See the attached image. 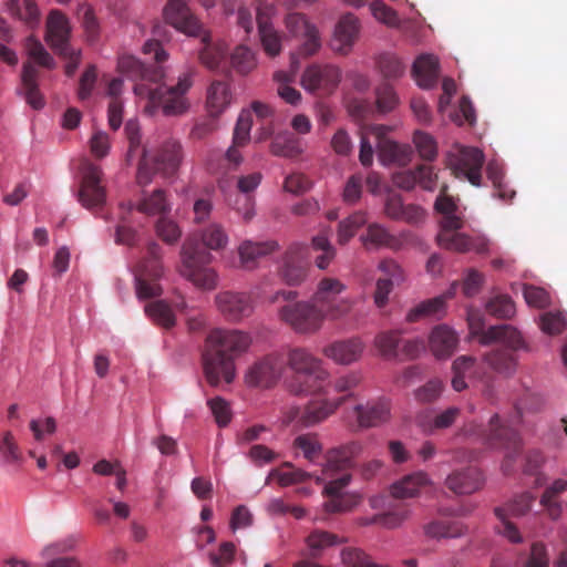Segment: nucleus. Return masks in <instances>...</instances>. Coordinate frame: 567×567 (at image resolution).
Returning a JSON list of instances; mask_svg holds the SVG:
<instances>
[{
  "label": "nucleus",
  "instance_id": "nucleus-18",
  "mask_svg": "<svg viewBox=\"0 0 567 567\" xmlns=\"http://www.w3.org/2000/svg\"><path fill=\"white\" fill-rule=\"evenodd\" d=\"M284 360L280 354L271 353L257 359L248 367L245 373V382L249 386L269 389L281 378Z\"/></svg>",
  "mask_w": 567,
  "mask_h": 567
},
{
  "label": "nucleus",
  "instance_id": "nucleus-5",
  "mask_svg": "<svg viewBox=\"0 0 567 567\" xmlns=\"http://www.w3.org/2000/svg\"><path fill=\"white\" fill-rule=\"evenodd\" d=\"M147 85L137 83L134 85V93L141 99H146L145 112L153 115L158 109L166 116H177L184 114L189 103L186 93L192 86V80L188 74H184L178 79L176 85L167 86L165 84Z\"/></svg>",
  "mask_w": 567,
  "mask_h": 567
},
{
  "label": "nucleus",
  "instance_id": "nucleus-20",
  "mask_svg": "<svg viewBox=\"0 0 567 567\" xmlns=\"http://www.w3.org/2000/svg\"><path fill=\"white\" fill-rule=\"evenodd\" d=\"M323 395L324 398L311 400L303 408L297 410L295 416L297 424L303 427L315 426L333 415L352 396V394H348L328 399L327 394Z\"/></svg>",
  "mask_w": 567,
  "mask_h": 567
},
{
  "label": "nucleus",
  "instance_id": "nucleus-25",
  "mask_svg": "<svg viewBox=\"0 0 567 567\" xmlns=\"http://www.w3.org/2000/svg\"><path fill=\"white\" fill-rule=\"evenodd\" d=\"M470 432L478 435L482 442L489 446H513L515 451L519 447V439L516 430L501 424L497 414L491 417L488 430L477 426V430L471 429Z\"/></svg>",
  "mask_w": 567,
  "mask_h": 567
},
{
  "label": "nucleus",
  "instance_id": "nucleus-32",
  "mask_svg": "<svg viewBox=\"0 0 567 567\" xmlns=\"http://www.w3.org/2000/svg\"><path fill=\"white\" fill-rule=\"evenodd\" d=\"M279 248L276 240L251 241L245 240L238 247L241 267L254 269L259 258L270 255Z\"/></svg>",
  "mask_w": 567,
  "mask_h": 567
},
{
  "label": "nucleus",
  "instance_id": "nucleus-58",
  "mask_svg": "<svg viewBox=\"0 0 567 567\" xmlns=\"http://www.w3.org/2000/svg\"><path fill=\"white\" fill-rule=\"evenodd\" d=\"M82 25L90 43H95L100 37V24L91 6L82 4L78 11Z\"/></svg>",
  "mask_w": 567,
  "mask_h": 567
},
{
  "label": "nucleus",
  "instance_id": "nucleus-8",
  "mask_svg": "<svg viewBox=\"0 0 567 567\" xmlns=\"http://www.w3.org/2000/svg\"><path fill=\"white\" fill-rule=\"evenodd\" d=\"M287 364L296 374L307 378L305 384L296 390L297 393L328 394L324 383L330 373L321 359L305 348H292L288 352Z\"/></svg>",
  "mask_w": 567,
  "mask_h": 567
},
{
  "label": "nucleus",
  "instance_id": "nucleus-37",
  "mask_svg": "<svg viewBox=\"0 0 567 567\" xmlns=\"http://www.w3.org/2000/svg\"><path fill=\"white\" fill-rule=\"evenodd\" d=\"M231 102V93L226 82L214 81L207 90V111L212 116H219Z\"/></svg>",
  "mask_w": 567,
  "mask_h": 567
},
{
  "label": "nucleus",
  "instance_id": "nucleus-41",
  "mask_svg": "<svg viewBox=\"0 0 567 567\" xmlns=\"http://www.w3.org/2000/svg\"><path fill=\"white\" fill-rule=\"evenodd\" d=\"M361 239L367 249L379 247L396 248L399 244L398 239L379 224L369 225L367 235L362 236Z\"/></svg>",
  "mask_w": 567,
  "mask_h": 567
},
{
  "label": "nucleus",
  "instance_id": "nucleus-34",
  "mask_svg": "<svg viewBox=\"0 0 567 567\" xmlns=\"http://www.w3.org/2000/svg\"><path fill=\"white\" fill-rule=\"evenodd\" d=\"M299 64L291 56L290 71H277L274 74V80L277 83V93L286 102L291 105H297L301 101V93L291 86L295 82Z\"/></svg>",
  "mask_w": 567,
  "mask_h": 567
},
{
  "label": "nucleus",
  "instance_id": "nucleus-42",
  "mask_svg": "<svg viewBox=\"0 0 567 567\" xmlns=\"http://www.w3.org/2000/svg\"><path fill=\"white\" fill-rule=\"evenodd\" d=\"M7 9L10 14L24 21L28 25L34 27L39 23L40 11L33 0H9Z\"/></svg>",
  "mask_w": 567,
  "mask_h": 567
},
{
  "label": "nucleus",
  "instance_id": "nucleus-19",
  "mask_svg": "<svg viewBox=\"0 0 567 567\" xmlns=\"http://www.w3.org/2000/svg\"><path fill=\"white\" fill-rule=\"evenodd\" d=\"M71 25L65 14L59 10H52L47 19L45 41L59 55L71 61H78V53L70 48Z\"/></svg>",
  "mask_w": 567,
  "mask_h": 567
},
{
  "label": "nucleus",
  "instance_id": "nucleus-36",
  "mask_svg": "<svg viewBox=\"0 0 567 567\" xmlns=\"http://www.w3.org/2000/svg\"><path fill=\"white\" fill-rule=\"evenodd\" d=\"M306 553L309 558H320L324 550L341 543V539L333 533L315 529L305 539Z\"/></svg>",
  "mask_w": 567,
  "mask_h": 567
},
{
  "label": "nucleus",
  "instance_id": "nucleus-13",
  "mask_svg": "<svg viewBox=\"0 0 567 567\" xmlns=\"http://www.w3.org/2000/svg\"><path fill=\"white\" fill-rule=\"evenodd\" d=\"M344 290L346 285L339 279L326 277L319 281L312 300L319 309H322L324 316L336 319L348 313L352 307L351 300L338 299Z\"/></svg>",
  "mask_w": 567,
  "mask_h": 567
},
{
  "label": "nucleus",
  "instance_id": "nucleus-35",
  "mask_svg": "<svg viewBox=\"0 0 567 567\" xmlns=\"http://www.w3.org/2000/svg\"><path fill=\"white\" fill-rule=\"evenodd\" d=\"M257 24L265 52L269 56L278 55L281 52V35L269 22V17L260 10L257 12Z\"/></svg>",
  "mask_w": 567,
  "mask_h": 567
},
{
  "label": "nucleus",
  "instance_id": "nucleus-44",
  "mask_svg": "<svg viewBox=\"0 0 567 567\" xmlns=\"http://www.w3.org/2000/svg\"><path fill=\"white\" fill-rule=\"evenodd\" d=\"M505 346L508 349H496L491 353H487L485 355V361L495 371L509 375L515 369V359L511 351L513 349L507 344Z\"/></svg>",
  "mask_w": 567,
  "mask_h": 567
},
{
  "label": "nucleus",
  "instance_id": "nucleus-64",
  "mask_svg": "<svg viewBox=\"0 0 567 567\" xmlns=\"http://www.w3.org/2000/svg\"><path fill=\"white\" fill-rule=\"evenodd\" d=\"M286 27L289 32L297 38L309 34V32L316 29V27L312 25L302 13L288 14L286 18Z\"/></svg>",
  "mask_w": 567,
  "mask_h": 567
},
{
  "label": "nucleus",
  "instance_id": "nucleus-48",
  "mask_svg": "<svg viewBox=\"0 0 567 567\" xmlns=\"http://www.w3.org/2000/svg\"><path fill=\"white\" fill-rule=\"evenodd\" d=\"M145 312L154 320V322L166 329L175 326V316L171 307L164 300L150 302L145 306Z\"/></svg>",
  "mask_w": 567,
  "mask_h": 567
},
{
  "label": "nucleus",
  "instance_id": "nucleus-61",
  "mask_svg": "<svg viewBox=\"0 0 567 567\" xmlns=\"http://www.w3.org/2000/svg\"><path fill=\"white\" fill-rule=\"evenodd\" d=\"M312 247L315 250L321 251V255L316 257V265L319 269H327L332 259L334 258L336 250L324 236H316L312 238Z\"/></svg>",
  "mask_w": 567,
  "mask_h": 567
},
{
  "label": "nucleus",
  "instance_id": "nucleus-33",
  "mask_svg": "<svg viewBox=\"0 0 567 567\" xmlns=\"http://www.w3.org/2000/svg\"><path fill=\"white\" fill-rule=\"evenodd\" d=\"M39 71L31 62H24L22 65L21 84L22 94L27 103L34 110H41L44 106V99L38 86Z\"/></svg>",
  "mask_w": 567,
  "mask_h": 567
},
{
  "label": "nucleus",
  "instance_id": "nucleus-3",
  "mask_svg": "<svg viewBox=\"0 0 567 567\" xmlns=\"http://www.w3.org/2000/svg\"><path fill=\"white\" fill-rule=\"evenodd\" d=\"M449 187L443 184L434 202V213L439 216L440 231L436 235V243L441 248L455 251L485 254L488 251L489 241L484 236H467L457 233L463 227V218L456 199L449 193Z\"/></svg>",
  "mask_w": 567,
  "mask_h": 567
},
{
  "label": "nucleus",
  "instance_id": "nucleus-7",
  "mask_svg": "<svg viewBox=\"0 0 567 567\" xmlns=\"http://www.w3.org/2000/svg\"><path fill=\"white\" fill-rule=\"evenodd\" d=\"M297 292L292 290H282L276 293L272 302L278 301L279 298L288 301L287 305L279 309V317L282 321L289 324L296 332L312 333L317 331L323 321L324 313L319 309L316 303L308 301H293Z\"/></svg>",
  "mask_w": 567,
  "mask_h": 567
},
{
  "label": "nucleus",
  "instance_id": "nucleus-10",
  "mask_svg": "<svg viewBox=\"0 0 567 567\" xmlns=\"http://www.w3.org/2000/svg\"><path fill=\"white\" fill-rule=\"evenodd\" d=\"M343 419L348 429L353 433L379 427L391 419L390 401L385 398H378L365 403H357Z\"/></svg>",
  "mask_w": 567,
  "mask_h": 567
},
{
  "label": "nucleus",
  "instance_id": "nucleus-62",
  "mask_svg": "<svg viewBox=\"0 0 567 567\" xmlns=\"http://www.w3.org/2000/svg\"><path fill=\"white\" fill-rule=\"evenodd\" d=\"M0 454L3 456L4 462L10 464H18L22 461L21 450L10 431L4 432L2 435Z\"/></svg>",
  "mask_w": 567,
  "mask_h": 567
},
{
  "label": "nucleus",
  "instance_id": "nucleus-63",
  "mask_svg": "<svg viewBox=\"0 0 567 567\" xmlns=\"http://www.w3.org/2000/svg\"><path fill=\"white\" fill-rule=\"evenodd\" d=\"M566 326V318L561 311H548L540 316V329L548 334L560 333Z\"/></svg>",
  "mask_w": 567,
  "mask_h": 567
},
{
  "label": "nucleus",
  "instance_id": "nucleus-22",
  "mask_svg": "<svg viewBox=\"0 0 567 567\" xmlns=\"http://www.w3.org/2000/svg\"><path fill=\"white\" fill-rule=\"evenodd\" d=\"M308 252V246L300 243H293L287 248L279 270L285 282L288 285H298L306 278Z\"/></svg>",
  "mask_w": 567,
  "mask_h": 567
},
{
  "label": "nucleus",
  "instance_id": "nucleus-59",
  "mask_svg": "<svg viewBox=\"0 0 567 567\" xmlns=\"http://www.w3.org/2000/svg\"><path fill=\"white\" fill-rule=\"evenodd\" d=\"M361 382L362 374L358 371H350L346 374L339 375L330 384L337 393H342V395L352 394V396L348 399L349 401L355 396L353 390L358 388Z\"/></svg>",
  "mask_w": 567,
  "mask_h": 567
},
{
  "label": "nucleus",
  "instance_id": "nucleus-16",
  "mask_svg": "<svg viewBox=\"0 0 567 567\" xmlns=\"http://www.w3.org/2000/svg\"><path fill=\"white\" fill-rule=\"evenodd\" d=\"M363 443L358 440H351L339 446L329 449L324 454V463L322 465V477L317 481L334 480L337 473H348L353 467L355 458L363 452Z\"/></svg>",
  "mask_w": 567,
  "mask_h": 567
},
{
  "label": "nucleus",
  "instance_id": "nucleus-11",
  "mask_svg": "<svg viewBox=\"0 0 567 567\" xmlns=\"http://www.w3.org/2000/svg\"><path fill=\"white\" fill-rule=\"evenodd\" d=\"M159 257V245L152 243L147 247V255L137 264L135 281L138 298L147 299L162 293V288L157 282L163 275Z\"/></svg>",
  "mask_w": 567,
  "mask_h": 567
},
{
  "label": "nucleus",
  "instance_id": "nucleus-56",
  "mask_svg": "<svg viewBox=\"0 0 567 567\" xmlns=\"http://www.w3.org/2000/svg\"><path fill=\"white\" fill-rule=\"evenodd\" d=\"M486 310L489 315L499 319H509L515 315V303L506 295H497L486 303Z\"/></svg>",
  "mask_w": 567,
  "mask_h": 567
},
{
  "label": "nucleus",
  "instance_id": "nucleus-21",
  "mask_svg": "<svg viewBox=\"0 0 567 567\" xmlns=\"http://www.w3.org/2000/svg\"><path fill=\"white\" fill-rule=\"evenodd\" d=\"M215 305L220 315L229 322H239L254 312L250 293L225 290L215 296Z\"/></svg>",
  "mask_w": 567,
  "mask_h": 567
},
{
  "label": "nucleus",
  "instance_id": "nucleus-47",
  "mask_svg": "<svg viewBox=\"0 0 567 567\" xmlns=\"http://www.w3.org/2000/svg\"><path fill=\"white\" fill-rule=\"evenodd\" d=\"M293 447L300 451L310 462L318 460L322 453V444L315 433L300 434L293 440Z\"/></svg>",
  "mask_w": 567,
  "mask_h": 567
},
{
  "label": "nucleus",
  "instance_id": "nucleus-17",
  "mask_svg": "<svg viewBox=\"0 0 567 567\" xmlns=\"http://www.w3.org/2000/svg\"><path fill=\"white\" fill-rule=\"evenodd\" d=\"M341 70L333 64L312 63L301 75V86L318 95L331 94L341 81Z\"/></svg>",
  "mask_w": 567,
  "mask_h": 567
},
{
  "label": "nucleus",
  "instance_id": "nucleus-53",
  "mask_svg": "<svg viewBox=\"0 0 567 567\" xmlns=\"http://www.w3.org/2000/svg\"><path fill=\"white\" fill-rule=\"evenodd\" d=\"M137 210L146 215H156L169 210V205L163 189H155L137 205Z\"/></svg>",
  "mask_w": 567,
  "mask_h": 567
},
{
  "label": "nucleus",
  "instance_id": "nucleus-39",
  "mask_svg": "<svg viewBox=\"0 0 567 567\" xmlns=\"http://www.w3.org/2000/svg\"><path fill=\"white\" fill-rule=\"evenodd\" d=\"M375 66L379 73L388 81L398 80L405 73V65L392 52H382L375 56Z\"/></svg>",
  "mask_w": 567,
  "mask_h": 567
},
{
  "label": "nucleus",
  "instance_id": "nucleus-52",
  "mask_svg": "<svg viewBox=\"0 0 567 567\" xmlns=\"http://www.w3.org/2000/svg\"><path fill=\"white\" fill-rule=\"evenodd\" d=\"M400 331H384L377 334L374 344L381 355L386 359H395L399 357Z\"/></svg>",
  "mask_w": 567,
  "mask_h": 567
},
{
  "label": "nucleus",
  "instance_id": "nucleus-9",
  "mask_svg": "<svg viewBox=\"0 0 567 567\" xmlns=\"http://www.w3.org/2000/svg\"><path fill=\"white\" fill-rule=\"evenodd\" d=\"M444 162L453 176L468 181L473 186H481L482 168L485 163L482 150L454 143L446 152Z\"/></svg>",
  "mask_w": 567,
  "mask_h": 567
},
{
  "label": "nucleus",
  "instance_id": "nucleus-38",
  "mask_svg": "<svg viewBox=\"0 0 567 567\" xmlns=\"http://www.w3.org/2000/svg\"><path fill=\"white\" fill-rule=\"evenodd\" d=\"M425 486V475L416 472L404 476L391 486V494L395 498H409L419 495Z\"/></svg>",
  "mask_w": 567,
  "mask_h": 567
},
{
  "label": "nucleus",
  "instance_id": "nucleus-2",
  "mask_svg": "<svg viewBox=\"0 0 567 567\" xmlns=\"http://www.w3.org/2000/svg\"><path fill=\"white\" fill-rule=\"evenodd\" d=\"M227 243L228 236L223 226L215 223L203 230L200 240L195 236L187 238L181 250V275L200 289H215L217 275L208 267L212 255L207 249L219 250L225 248Z\"/></svg>",
  "mask_w": 567,
  "mask_h": 567
},
{
  "label": "nucleus",
  "instance_id": "nucleus-29",
  "mask_svg": "<svg viewBox=\"0 0 567 567\" xmlns=\"http://www.w3.org/2000/svg\"><path fill=\"white\" fill-rule=\"evenodd\" d=\"M458 338L455 331L447 324H437L427 337V346L433 355L439 360L450 358L456 350Z\"/></svg>",
  "mask_w": 567,
  "mask_h": 567
},
{
  "label": "nucleus",
  "instance_id": "nucleus-6",
  "mask_svg": "<svg viewBox=\"0 0 567 567\" xmlns=\"http://www.w3.org/2000/svg\"><path fill=\"white\" fill-rule=\"evenodd\" d=\"M182 159V145L173 138L163 142L155 153L144 150L138 164L137 183L141 186L147 185L152 181L154 173H159L165 177L174 176L179 168Z\"/></svg>",
  "mask_w": 567,
  "mask_h": 567
},
{
  "label": "nucleus",
  "instance_id": "nucleus-50",
  "mask_svg": "<svg viewBox=\"0 0 567 567\" xmlns=\"http://www.w3.org/2000/svg\"><path fill=\"white\" fill-rule=\"evenodd\" d=\"M451 121L457 125L463 126L467 124L473 127L476 124V110L467 95H463L458 101V106L450 114Z\"/></svg>",
  "mask_w": 567,
  "mask_h": 567
},
{
  "label": "nucleus",
  "instance_id": "nucleus-57",
  "mask_svg": "<svg viewBox=\"0 0 567 567\" xmlns=\"http://www.w3.org/2000/svg\"><path fill=\"white\" fill-rule=\"evenodd\" d=\"M377 107L381 113H389L393 111L399 104V97L394 87L388 82L381 83L377 90Z\"/></svg>",
  "mask_w": 567,
  "mask_h": 567
},
{
  "label": "nucleus",
  "instance_id": "nucleus-49",
  "mask_svg": "<svg viewBox=\"0 0 567 567\" xmlns=\"http://www.w3.org/2000/svg\"><path fill=\"white\" fill-rule=\"evenodd\" d=\"M465 527L462 523L453 520H437L427 524V537L455 538L464 534Z\"/></svg>",
  "mask_w": 567,
  "mask_h": 567
},
{
  "label": "nucleus",
  "instance_id": "nucleus-15",
  "mask_svg": "<svg viewBox=\"0 0 567 567\" xmlns=\"http://www.w3.org/2000/svg\"><path fill=\"white\" fill-rule=\"evenodd\" d=\"M467 321L471 334L478 337L482 344L501 341L512 349H519L524 344L520 332L509 324L491 326L485 330L482 316L477 311L468 312Z\"/></svg>",
  "mask_w": 567,
  "mask_h": 567
},
{
  "label": "nucleus",
  "instance_id": "nucleus-55",
  "mask_svg": "<svg viewBox=\"0 0 567 567\" xmlns=\"http://www.w3.org/2000/svg\"><path fill=\"white\" fill-rule=\"evenodd\" d=\"M367 221L365 214L357 212L348 218L339 223L338 226V241L341 245L347 244L357 233V230Z\"/></svg>",
  "mask_w": 567,
  "mask_h": 567
},
{
  "label": "nucleus",
  "instance_id": "nucleus-45",
  "mask_svg": "<svg viewBox=\"0 0 567 567\" xmlns=\"http://www.w3.org/2000/svg\"><path fill=\"white\" fill-rule=\"evenodd\" d=\"M134 206L132 203H128L127 206L124 204L120 205L121 217L115 231V241L117 244L132 246L137 240V233L134 228L131 227L130 220L126 217V214H130Z\"/></svg>",
  "mask_w": 567,
  "mask_h": 567
},
{
  "label": "nucleus",
  "instance_id": "nucleus-4",
  "mask_svg": "<svg viewBox=\"0 0 567 567\" xmlns=\"http://www.w3.org/2000/svg\"><path fill=\"white\" fill-rule=\"evenodd\" d=\"M165 21L177 31L193 38H199L202 49L198 59L209 70L219 68L227 54L226 44L213 41L212 33L200 20L192 13L185 0H169L163 11Z\"/></svg>",
  "mask_w": 567,
  "mask_h": 567
},
{
  "label": "nucleus",
  "instance_id": "nucleus-28",
  "mask_svg": "<svg viewBox=\"0 0 567 567\" xmlns=\"http://www.w3.org/2000/svg\"><path fill=\"white\" fill-rule=\"evenodd\" d=\"M379 269L385 275V278H379L377 281L374 302L378 308H383L393 286L400 285L404 280V274L400 265L392 259L382 260L379 264Z\"/></svg>",
  "mask_w": 567,
  "mask_h": 567
},
{
  "label": "nucleus",
  "instance_id": "nucleus-14",
  "mask_svg": "<svg viewBox=\"0 0 567 567\" xmlns=\"http://www.w3.org/2000/svg\"><path fill=\"white\" fill-rule=\"evenodd\" d=\"M535 497L529 493H522L516 495L505 506L495 507L494 513L499 524L496 530L499 535L504 536L513 544L523 542V537L515 524L509 520V516L520 517L527 514L533 505Z\"/></svg>",
  "mask_w": 567,
  "mask_h": 567
},
{
  "label": "nucleus",
  "instance_id": "nucleus-26",
  "mask_svg": "<svg viewBox=\"0 0 567 567\" xmlns=\"http://www.w3.org/2000/svg\"><path fill=\"white\" fill-rule=\"evenodd\" d=\"M360 31L359 20L355 16L348 13L338 21L330 48L333 52L347 55L351 52Z\"/></svg>",
  "mask_w": 567,
  "mask_h": 567
},
{
  "label": "nucleus",
  "instance_id": "nucleus-40",
  "mask_svg": "<svg viewBox=\"0 0 567 567\" xmlns=\"http://www.w3.org/2000/svg\"><path fill=\"white\" fill-rule=\"evenodd\" d=\"M270 151L276 156L296 157L302 152V147L300 140L293 133L284 132L275 136Z\"/></svg>",
  "mask_w": 567,
  "mask_h": 567
},
{
  "label": "nucleus",
  "instance_id": "nucleus-1",
  "mask_svg": "<svg viewBox=\"0 0 567 567\" xmlns=\"http://www.w3.org/2000/svg\"><path fill=\"white\" fill-rule=\"evenodd\" d=\"M251 337L240 330L216 328L205 340L202 354L203 370L207 382L217 386L224 380L233 382L235 378V359L247 352Z\"/></svg>",
  "mask_w": 567,
  "mask_h": 567
},
{
  "label": "nucleus",
  "instance_id": "nucleus-43",
  "mask_svg": "<svg viewBox=\"0 0 567 567\" xmlns=\"http://www.w3.org/2000/svg\"><path fill=\"white\" fill-rule=\"evenodd\" d=\"M567 491V481L557 480L544 492L540 504L546 508L553 519H557L561 514V506L558 502V495Z\"/></svg>",
  "mask_w": 567,
  "mask_h": 567
},
{
  "label": "nucleus",
  "instance_id": "nucleus-23",
  "mask_svg": "<svg viewBox=\"0 0 567 567\" xmlns=\"http://www.w3.org/2000/svg\"><path fill=\"white\" fill-rule=\"evenodd\" d=\"M388 127L377 125L372 127V133L378 137L379 159L383 165L405 166L414 155L410 145L399 144L385 137Z\"/></svg>",
  "mask_w": 567,
  "mask_h": 567
},
{
  "label": "nucleus",
  "instance_id": "nucleus-54",
  "mask_svg": "<svg viewBox=\"0 0 567 567\" xmlns=\"http://www.w3.org/2000/svg\"><path fill=\"white\" fill-rule=\"evenodd\" d=\"M424 164H419L416 171H402L393 175V184L404 190L414 188L415 185H420L425 188L424 185Z\"/></svg>",
  "mask_w": 567,
  "mask_h": 567
},
{
  "label": "nucleus",
  "instance_id": "nucleus-46",
  "mask_svg": "<svg viewBox=\"0 0 567 567\" xmlns=\"http://www.w3.org/2000/svg\"><path fill=\"white\" fill-rule=\"evenodd\" d=\"M24 48L30 59L28 62H31L33 65L37 63L47 69H53L55 66L53 58L34 37L30 35L25 39Z\"/></svg>",
  "mask_w": 567,
  "mask_h": 567
},
{
  "label": "nucleus",
  "instance_id": "nucleus-27",
  "mask_svg": "<svg viewBox=\"0 0 567 567\" xmlns=\"http://www.w3.org/2000/svg\"><path fill=\"white\" fill-rule=\"evenodd\" d=\"M364 351V343L360 338L338 340L322 349V353L340 365H350L360 360Z\"/></svg>",
  "mask_w": 567,
  "mask_h": 567
},
{
  "label": "nucleus",
  "instance_id": "nucleus-12",
  "mask_svg": "<svg viewBox=\"0 0 567 567\" xmlns=\"http://www.w3.org/2000/svg\"><path fill=\"white\" fill-rule=\"evenodd\" d=\"M81 184L78 192V200L92 213L103 208L106 203V189L102 184L103 172L99 165L84 159L81 164Z\"/></svg>",
  "mask_w": 567,
  "mask_h": 567
},
{
  "label": "nucleus",
  "instance_id": "nucleus-31",
  "mask_svg": "<svg viewBox=\"0 0 567 567\" xmlns=\"http://www.w3.org/2000/svg\"><path fill=\"white\" fill-rule=\"evenodd\" d=\"M484 480L478 468L470 466L447 476L446 485L455 494L465 495L480 491Z\"/></svg>",
  "mask_w": 567,
  "mask_h": 567
},
{
  "label": "nucleus",
  "instance_id": "nucleus-51",
  "mask_svg": "<svg viewBox=\"0 0 567 567\" xmlns=\"http://www.w3.org/2000/svg\"><path fill=\"white\" fill-rule=\"evenodd\" d=\"M524 567H549L550 555L547 546L543 542H534L529 546V550L522 556Z\"/></svg>",
  "mask_w": 567,
  "mask_h": 567
},
{
  "label": "nucleus",
  "instance_id": "nucleus-24",
  "mask_svg": "<svg viewBox=\"0 0 567 567\" xmlns=\"http://www.w3.org/2000/svg\"><path fill=\"white\" fill-rule=\"evenodd\" d=\"M117 70L130 80L137 83L153 85L159 83L164 78V70L159 65L147 66L134 55L122 54L118 56Z\"/></svg>",
  "mask_w": 567,
  "mask_h": 567
},
{
  "label": "nucleus",
  "instance_id": "nucleus-60",
  "mask_svg": "<svg viewBox=\"0 0 567 567\" xmlns=\"http://www.w3.org/2000/svg\"><path fill=\"white\" fill-rule=\"evenodd\" d=\"M233 66L241 74H247L256 66L254 52L245 47L238 45L231 54Z\"/></svg>",
  "mask_w": 567,
  "mask_h": 567
},
{
  "label": "nucleus",
  "instance_id": "nucleus-30",
  "mask_svg": "<svg viewBox=\"0 0 567 567\" xmlns=\"http://www.w3.org/2000/svg\"><path fill=\"white\" fill-rule=\"evenodd\" d=\"M351 481L350 473H343L334 480H329L324 486V493L329 499L324 503V509L328 513H342L352 508L353 504L349 498L342 495V489L346 488Z\"/></svg>",
  "mask_w": 567,
  "mask_h": 567
}]
</instances>
